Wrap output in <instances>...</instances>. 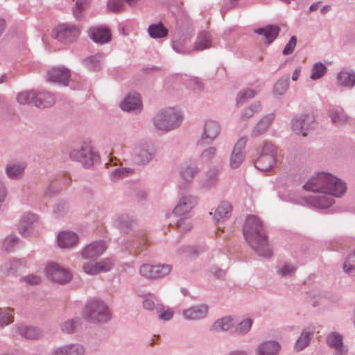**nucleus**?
I'll list each match as a JSON object with an SVG mask.
<instances>
[{
  "mask_svg": "<svg viewBox=\"0 0 355 355\" xmlns=\"http://www.w3.org/2000/svg\"><path fill=\"white\" fill-rule=\"evenodd\" d=\"M304 189L324 193L314 197L312 205L320 209H326L334 203V200L327 195L340 197L346 191V185L341 180L327 173H319L311 178L304 185Z\"/></svg>",
  "mask_w": 355,
  "mask_h": 355,
  "instance_id": "1",
  "label": "nucleus"
},
{
  "mask_svg": "<svg viewBox=\"0 0 355 355\" xmlns=\"http://www.w3.org/2000/svg\"><path fill=\"white\" fill-rule=\"evenodd\" d=\"M243 234L246 241L257 253L264 257H270L272 251L269 248L262 223L255 216H248L246 218Z\"/></svg>",
  "mask_w": 355,
  "mask_h": 355,
  "instance_id": "2",
  "label": "nucleus"
},
{
  "mask_svg": "<svg viewBox=\"0 0 355 355\" xmlns=\"http://www.w3.org/2000/svg\"><path fill=\"white\" fill-rule=\"evenodd\" d=\"M80 34L78 26L71 24H60L54 27L51 31L52 38L58 42L69 44L76 42Z\"/></svg>",
  "mask_w": 355,
  "mask_h": 355,
  "instance_id": "3",
  "label": "nucleus"
},
{
  "mask_svg": "<svg viewBox=\"0 0 355 355\" xmlns=\"http://www.w3.org/2000/svg\"><path fill=\"white\" fill-rule=\"evenodd\" d=\"M180 120L181 116L176 110L168 108L155 116V124L159 130H169L177 126Z\"/></svg>",
  "mask_w": 355,
  "mask_h": 355,
  "instance_id": "4",
  "label": "nucleus"
},
{
  "mask_svg": "<svg viewBox=\"0 0 355 355\" xmlns=\"http://www.w3.org/2000/svg\"><path fill=\"white\" fill-rule=\"evenodd\" d=\"M45 273L51 281L60 284H67L72 279V274L69 269L54 262L46 265Z\"/></svg>",
  "mask_w": 355,
  "mask_h": 355,
  "instance_id": "5",
  "label": "nucleus"
},
{
  "mask_svg": "<svg viewBox=\"0 0 355 355\" xmlns=\"http://www.w3.org/2000/svg\"><path fill=\"white\" fill-rule=\"evenodd\" d=\"M276 154L277 150L272 144H265L262 149V153L255 162V166L262 171L271 169L276 162Z\"/></svg>",
  "mask_w": 355,
  "mask_h": 355,
  "instance_id": "6",
  "label": "nucleus"
},
{
  "mask_svg": "<svg viewBox=\"0 0 355 355\" xmlns=\"http://www.w3.org/2000/svg\"><path fill=\"white\" fill-rule=\"evenodd\" d=\"M111 316L110 311L103 302L94 300L90 302V322H105Z\"/></svg>",
  "mask_w": 355,
  "mask_h": 355,
  "instance_id": "7",
  "label": "nucleus"
},
{
  "mask_svg": "<svg viewBox=\"0 0 355 355\" xmlns=\"http://www.w3.org/2000/svg\"><path fill=\"white\" fill-rule=\"evenodd\" d=\"M71 80L70 70L64 67H56L46 73V80L62 86H68Z\"/></svg>",
  "mask_w": 355,
  "mask_h": 355,
  "instance_id": "8",
  "label": "nucleus"
},
{
  "mask_svg": "<svg viewBox=\"0 0 355 355\" xmlns=\"http://www.w3.org/2000/svg\"><path fill=\"white\" fill-rule=\"evenodd\" d=\"M87 320L86 314L67 319L60 324V331L68 335L73 334L84 328V321Z\"/></svg>",
  "mask_w": 355,
  "mask_h": 355,
  "instance_id": "9",
  "label": "nucleus"
},
{
  "mask_svg": "<svg viewBox=\"0 0 355 355\" xmlns=\"http://www.w3.org/2000/svg\"><path fill=\"white\" fill-rule=\"evenodd\" d=\"M168 265L151 266L144 264L140 268V274L146 278H157L168 275L171 271Z\"/></svg>",
  "mask_w": 355,
  "mask_h": 355,
  "instance_id": "10",
  "label": "nucleus"
},
{
  "mask_svg": "<svg viewBox=\"0 0 355 355\" xmlns=\"http://www.w3.org/2000/svg\"><path fill=\"white\" fill-rule=\"evenodd\" d=\"M26 168V162L21 161H12L6 164L5 173L10 180H17L24 177Z\"/></svg>",
  "mask_w": 355,
  "mask_h": 355,
  "instance_id": "11",
  "label": "nucleus"
},
{
  "mask_svg": "<svg viewBox=\"0 0 355 355\" xmlns=\"http://www.w3.org/2000/svg\"><path fill=\"white\" fill-rule=\"evenodd\" d=\"M89 144L87 142L76 146L69 153L71 160L80 163L84 167L87 168L89 160Z\"/></svg>",
  "mask_w": 355,
  "mask_h": 355,
  "instance_id": "12",
  "label": "nucleus"
},
{
  "mask_svg": "<svg viewBox=\"0 0 355 355\" xmlns=\"http://www.w3.org/2000/svg\"><path fill=\"white\" fill-rule=\"evenodd\" d=\"M78 241V235L71 231L60 232L57 236L58 245L61 248H71L77 244Z\"/></svg>",
  "mask_w": 355,
  "mask_h": 355,
  "instance_id": "13",
  "label": "nucleus"
},
{
  "mask_svg": "<svg viewBox=\"0 0 355 355\" xmlns=\"http://www.w3.org/2000/svg\"><path fill=\"white\" fill-rule=\"evenodd\" d=\"M85 348L79 344H68L56 347L51 351V355H83Z\"/></svg>",
  "mask_w": 355,
  "mask_h": 355,
  "instance_id": "14",
  "label": "nucleus"
},
{
  "mask_svg": "<svg viewBox=\"0 0 355 355\" xmlns=\"http://www.w3.org/2000/svg\"><path fill=\"white\" fill-rule=\"evenodd\" d=\"M314 119L311 115H302L295 119L293 123V130L297 134H302L303 136L306 135L305 130L311 128L313 124Z\"/></svg>",
  "mask_w": 355,
  "mask_h": 355,
  "instance_id": "15",
  "label": "nucleus"
},
{
  "mask_svg": "<svg viewBox=\"0 0 355 355\" xmlns=\"http://www.w3.org/2000/svg\"><path fill=\"white\" fill-rule=\"evenodd\" d=\"M55 103L54 94L46 92H36L34 105L40 109H45L53 106Z\"/></svg>",
  "mask_w": 355,
  "mask_h": 355,
  "instance_id": "16",
  "label": "nucleus"
},
{
  "mask_svg": "<svg viewBox=\"0 0 355 355\" xmlns=\"http://www.w3.org/2000/svg\"><path fill=\"white\" fill-rule=\"evenodd\" d=\"M245 139H241L234 146L230 157V166L232 168H236L242 163L243 160V153L242 150L245 146Z\"/></svg>",
  "mask_w": 355,
  "mask_h": 355,
  "instance_id": "17",
  "label": "nucleus"
},
{
  "mask_svg": "<svg viewBox=\"0 0 355 355\" xmlns=\"http://www.w3.org/2000/svg\"><path fill=\"white\" fill-rule=\"evenodd\" d=\"M90 36L95 42L99 44L108 42L111 40L110 31L105 26L92 28L90 30Z\"/></svg>",
  "mask_w": 355,
  "mask_h": 355,
  "instance_id": "18",
  "label": "nucleus"
},
{
  "mask_svg": "<svg viewBox=\"0 0 355 355\" xmlns=\"http://www.w3.org/2000/svg\"><path fill=\"white\" fill-rule=\"evenodd\" d=\"M196 204V200L192 196H185L181 198L173 212L177 216L184 215L188 213Z\"/></svg>",
  "mask_w": 355,
  "mask_h": 355,
  "instance_id": "19",
  "label": "nucleus"
},
{
  "mask_svg": "<svg viewBox=\"0 0 355 355\" xmlns=\"http://www.w3.org/2000/svg\"><path fill=\"white\" fill-rule=\"evenodd\" d=\"M124 111L140 110L142 107L140 96L138 94L128 95L120 104Z\"/></svg>",
  "mask_w": 355,
  "mask_h": 355,
  "instance_id": "20",
  "label": "nucleus"
},
{
  "mask_svg": "<svg viewBox=\"0 0 355 355\" xmlns=\"http://www.w3.org/2000/svg\"><path fill=\"white\" fill-rule=\"evenodd\" d=\"M17 330L21 337L28 340H36L42 336V331L33 326L19 324L17 326Z\"/></svg>",
  "mask_w": 355,
  "mask_h": 355,
  "instance_id": "21",
  "label": "nucleus"
},
{
  "mask_svg": "<svg viewBox=\"0 0 355 355\" xmlns=\"http://www.w3.org/2000/svg\"><path fill=\"white\" fill-rule=\"evenodd\" d=\"M37 221V216L34 214L27 213L24 214L19 223V231L21 234H26Z\"/></svg>",
  "mask_w": 355,
  "mask_h": 355,
  "instance_id": "22",
  "label": "nucleus"
},
{
  "mask_svg": "<svg viewBox=\"0 0 355 355\" xmlns=\"http://www.w3.org/2000/svg\"><path fill=\"white\" fill-rule=\"evenodd\" d=\"M207 306L200 305L186 309L183 314L185 318L189 320H198L204 318L207 313Z\"/></svg>",
  "mask_w": 355,
  "mask_h": 355,
  "instance_id": "23",
  "label": "nucleus"
},
{
  "mask_svg": "<svg viewBox=\"0 0 355 355\" xmlns=\"http://www.w3.org/2000/svg\"><path fill=\"white\" fill-rule=\"evenodd\" d=\"M280 346L276 342H266L261 344L257 349L258 355H276Z\"/></svg>",
  "mask_w": 355,
  "mask_h": 355,
  "instance_id": "24",
  "label": "nucleus"
},
{
  "mask_svg": "<svg viewBox=\"0 0 355 355\" xmlns=\"http://www.w3.org/2000/svg\"><path fill=\"white\" fill-rule=\"evenodd\" d=\"M231 212V205L227 202H222L215 211L214 218L217 221L223 220L230 217Z\"/></svg>",
  "mask_w": 355,
  "mask_h": 355,
  "instance_id": "25",
  "label": "nucleus"
},
{
  "mask_svg": "<svg viewBox=\"0 0 355 355\" xmlns=\"http://www.w3.org/2000/svg\"><path fill=\"white\" fill-rule=\"evenodd\" d=\"M113 266L111 260L106 259L97 262L95 264L92 263L90 261V275H95L99 272H107L110 270Z\"/></svg>",
  "mask_w": 355,
  "mask_h": 355,
  "instance_id": "26",
  "label": "nucleus"
},
{
  "mask_svg": "<svg viewBox=\"0 0 355 355\" xmlns=\"http://www.w3.org/2000/svg\"><path fill=\"white\" fill-rule=\"evenodd\" d=\"M279 28L277 26H268L265 28H259L256 33L264 35L268 43L273 41L279 33Z\"/></svg>",
  "mask_w": 355,
  "mask_h": 355,
  "instance_id": "27",
  "label": "nucleus"
},
{
  "mask_svg": "<svg viewBox=\"0 0 355 355\" xmlns=\"http://www.w3.org/2000/svg\"><path fill=\"white\" fill-rule=\"evenodd\" d=\"M89 5V0H76L72 8V14L76 19H80L85 15Z\"/></svg>",
  "mask_w": 355,
  "mask_h": 355,
  "instance_id": "28",
  "label": "nucleus"
},
{
  "mask_svg": "<svg viewBox=\"0 0 355 355\" xmlns=\"http://www.w3.org/2000/svg\"><path fill=\"white\" fill-rule=\"evenodd\" d=\"M35 96L36 91L35 90L22 91L17 94L16 100L21 105L34 104Z\"/></svg>",
  "mask_w": 355,
  "mask_h": 355,
  "instance_id": "29",
  "label": "nucleus"
},
{
  "mask_svg": "<svg viewBox=\"0 0 355 355\" xmlns=\"http://www.w3.org/2000/svg\"><path fill=\"white\" fill-rule=\"evenodd\" d=\"M218 133V125L214 121H207L205 123V131L202 135V139H207L213 140L215 139Z\"/></svg>",
  "mask_w": 355,
  "mask_h": 355,
  "instance_id": "30",
  "label": "nucleus"
},
{
  "mask_svg": "<svg viewBox=\"0 0 355 355\" xmlns=\"http://www.w3.org/2000/svg\"><path fill=\"white\" fill-rule=\"evenodd\" d=\"M148 31L153 38L164 37L168 34V30L161 23L150 25Z\"/></svg>",
  "mask_w": 355,
  "mask_h": 355,
  "instance_id": "31",
  "label": "nucleus"
},
{
  "mask_svg": "<svg viewBox=\"0 0 355 355\" xmlns=\"http://www.w3.org/2000/svg\"><path fill=\"white\" fill-rule=\"evenodd\" d=\"M329 116L334 123L342 125L346 123L349 118L342 109H332L329 111Z\"/></svg>",
  "mask_w": 355,
  "mask_h": 355,
  "instance_id": "32",
  "label": "nucleus"
},
{
  "mask_svg": "<svg viewBox=\"0 0 355 355\" xmlns=\"http://www.w3.org/2000/svg\"><path fill=\"white\" fill-rule=\"evenodd\" d=\"M327 343L330 347H334L336 351L341 353L343 347V338L341 335L336 332L331 333L327 338Z\"/></svg>",
  "mask_w": 355,
  "mask_h": 355,
  "instance_id": "33",
  "label": "nucleus"
},
{
  "mask_svg": "<svg viewBox=\"0 0 355 355\" xmlns=\"http://www.w3.org/2000/svg\"><path fill=\"white\" fill-rule=\"evenodd\" d=\"M13 309L6 308L0 309V328L13 322Z\"/></svg>",
  "mask_w": 355,
  "mask_h": 355,
  "instance_id": "34",
  "label": "nucleus"
},
{
  "mask_svg": "<svg viewBox=\"0 0 355 355\" xmlns=\"http://www.w3.org/2000/svg\"><path fill=\"white\" fill-rule=\"evenodd\" d=\"M197 173L198 169L191 166L185 165L181 168L180 175L183 180L186 182H191Z\"/></svg>",
  "mask_w": 355,
  "mask_h": 355,
  "instance_id": "35",
  "label": "nucleus"
},
{
  "mask_svg": "<svg viewBox=\"0 0 355 355\" xmlns=\"http://www.w3.org/2000/svg\"><path fill=\"white\" fill-rule=\"evenodd\" d=\"M211 46V40L208 33H202L198 37L195 49L197 51H202L209 48Z\"/></svg>",
  "mask_w": 355,
  "mask_h": 355,
  "instance_id": "36",
  "label": "nucleus"
},
{
  "mask_svg": "<svg viewBox=\"0 0 355 355\" xmlns=\"http://www.w3.org/2000/svg\"><path fill=\"white\" fill-rule=\"evenodd\" d=\"M338 79L340 85L352 87L355 84V74L347 71H342L338 75Z\"/></svg>",
  "mask_w": 355,
  "mask_h": 355,
  "instance_id": "37",
  "label": "nucleus"
},
{
  "mask_svg": "<svg viewBox=\"0 0 355 355\" xmlns=\"http://www.w3.org/2000/svg\"><path fill=\"white\" fill-rule=\"evenodd\" d=\"M232 324V320L230 317L223 318L217 320L212 326L214 331H225L230 329Z\"/></svg>",
  "mask_w": 355,
  "mask_h": 355,
  "instance_id": "38",
  "label": "nucleus"
},
{
  "mask_svg": "<svg viewBox=\"0 0 355 355\" xmlns=\"http://www.w3.org/2000/svg\"><path fill=\"white\" fill-rule=\"evenodd\" d=\"M256 94V92L252 89H244L241 92H240L236 97V105L237 106L242 105L246 101L253 98Z\"/></svg>",
  "mask_w": 355,
  "mask_h": 355,
  "instance_id": "39",
  "label": "nucleus"
},
{
  "mask_svg": "<svg viewBox=\"0 0 355 355\" xmlns=\"http://www.w3.org/2000/svg\"><path fill=\"white\" fill-rule=\"evenodd\" d=\"M272 118L271 116H265L257 125L254 130V135H257L264 132L269 127Z\"/></svg>",
  "mask_w": 355,
  "mask_h": 355,
  "instance_id": "40",
  "label": "nucleus"
},
{
  "mask_svg": "<svg viewBox=\"0 0 355 355\" xmlns=\"http://www.w3.org/2000/svg\"><path fill=\"white\" fill-rule=\"evenodd\" d=\"M309 343V333L306 331H303L297 340L295 344V349L297 351H300L306 347Z\"/></svg>",
  "mask_w": 355,
  "mask_h": 355,
  "instance_id": "41",
  "label": "nucleus"
},
{
  "mask_svg": "<svg viewBox=\"0 0 355 355\" xmlns=\"http://www.w3.org/2000/svg\"><path fill=\"white\" fill-rule=\"evenodd\" d=\"M106 247L103 241H97L90 244V257L101 254L105 250Z\"/></svg>",
  "mask_w": 355,
  "mask_h": 355,
  "instance_id": "42",
  "label": "nucleus"
},
{
  "mask_svg": "<svg viewBox=\"0 0 355 355\" xmlns=\"http://www.w3.org/2000/svg\"><path fill=\"white\" fill-rule=\"evenodd\" d=\"M326 71V67L322 64H316L312 69L311 79L317 80L321 78Z\"/></svg>",
  "mask_w": 355,
  "mask_h": 355,
  "instance_id": "43",
  "label": "nucleus"
},
{
  "mask_svg": "<svg viewBox=\"0 0 355 355\" xmlns=\"http://www.w3.org/2000/svg\"><path fill=\"white\" fill-rule=\"evenodd\" d=\"M288 87V81L286 80H278L274 86V93L277 95H282L286 92Z\"/></svg>",
  "mask_w": 355,
  "mask_h": 355,
  "instance_id": "44",
  "label": "nucleus"
},
{
  "mask_svg": "<svg viewBox=\"0 0 355 355\" xmlns=\"http://www.w3.org/2000/svg\"><path fill=\"white\" fill-rule=\"evenodd\" d=\"M19 243V239L14 235H9L5 238L3 245L6 250H10Z\"/></svg>",
  "mask_w": 355,
  "mask_h": 355,
  "instance_id": "45",
  "label": "nucleus"
},
{
  "mask_svg": "<svg viewBox=\"0 0 355 355\" xmlns=\"http://www.w3.org/2000/svg\"><path fill=\"white\" fill-rule=\"evenodd\" d=\"M252 324V321L250 319H247L239 323V324L236 328V331L240 334H245L247 333Z\"/></svg>",
  "mask_w": 355,
  "mask_h": 355,
  "instance_id": "46",
  "label": "nucleus"
},
{
  "mask_svg": "<svg viewBox=\"0 0 355 355\" xmlns=\"http://www.w3.org/2000/svg\"><path fill=\"white\" fill-rule=\"evenodd\" d=\"M343 268L345 272H349L355 270V252L349 255L345 261Z\"/></svg>",
  "mask_w": 355,
  "mask_h": 355,
  "instance_id": "47",
  "label": "nucleus"
},
{
  "mask_svg": "<svg viewBox=\"0 0 355 355\" xmlns=\"http://www.w3.org/2000/svg\"><path fill=\"white\" fill-rule=\"evenodd\" d=\"M123 0H110L107 3L108 9L116 12L123 9Z\"/></svg>",
  "mask_w": 355,
  "mask_h": 355,
  "instance_id": "48",
  "label": "nucleus"
},
{
  "mask_svg": "<svg viewBox=\"0 0 355 355\" xmlns=\"http://www.w3.org/2000/svg\"><path fill=\"white\" fill-rule=\"evenodd\" d=\"M260 107V105L259 103H256L246 110L241 114V119H246L250 116H252L255 112H257Z\"/></svg>",
  "mask_w": 355,
  "mask_h": 355,
  "instance_id": "49",
  "label": "nucleus"
},
{
  "mask_svg": "<svg viewBox=\"0 0 355 355\" xmlns=\"http://www.w3.org/2000/svg\"><path fill=\"white\" fill-rule=\"evenodd\" d=\"M23 280L30 285H37L41 282V277L35 275H28L23 277Z\"/></svg>",
  "mask_w": 355,
  "mask_h": 355,
  "instance_id": "50",
  "label": "nucleus"
},
{
  "mask_svg": "<svg viewBox=\"0 0 355 355\" xmlns=\"http://www.w3.org/2000/svg\"><path fill=\"white\" fill-rule=\"evenodd\" d=\"M296 44H297V38L295 37V36H293L288 43L286 45L284 51H283V53L284 55H289L291 53H292V52L293 51L295 46H296Z\"/></svg>",
  "mask_w": 355,
  "mask_h": 355,
  "instance_id": "51",
  "label": "nucleus"
},
{
  "mask_svg": "<svg viewBox=\"0 0 355 355\" xmlns=\"http://www.w3.org/2000/svg\"><path fill=\"white\" fill-rule=\"evenodd\" d=\"M295 270V268L294 266L286 264L279 270V274L283 276H286L294 272Z\"/></svg>",
  "mask_w": 355,
  "mask_h": 355,
  "instance_id": "52",
  "label": "nucleus"
},
{
  "mask_svg": "<svg viewBox=\"0 0 355 355\" xmlns=\"http://www.w3.org/2000/svg\"><path fill=\"white\" fill-rule=\"evenodd\" d=\"M177 226L182 231H187L191 228L190 223H187L185 219L180 220L178 223Z\"/></svg>",
  "mask_w": 355,
  "mask_h": 355,
  "instance_id": "53",
  "label": "nucleus"
},
{
  "mask_svg": "<svg viewBox=\"0 0 355 355\" xmlns=\"http://www.w3.org/2000/svg\"><path fill=\"white\" fill-rule=\"evenodd\" d=\"M216 148H209L202 153V157L205 159H210L216 154Z\"/></svg>",
  "mask_w": 355,
  "mask_h": 355,
  "instance_id": "54",
  "label": "nucleus"
},
{
  "mask_svg": "<svg viewBox=\"0 0 355 355\" xmlns=\"http://www.w3.org/2000/svg\"><path fill=\"white\" fill-rule=\"evenodd\" d=\"M141 157V160L138 162L140 164H144L148 162L151 158L150 154L146 150L141 152V153L139 155V157Z\"/></svg>",
  "mask_w": 355,
  "mask_h": 355,
  "instance_id": "55",
  "label": "nucleus"
},
{
  "mask_svg": "<svg viewBox=\"0 0 355 355\" xmlns=\"http://www.w3.org/2000/svg\"><path fill=\"white\" fill-rule=\"evenodd\" d=\"M68 210V207L64 205H57L54 207V212L58 213V214H64Z\"/></svg>",
  "mask_w": 355,
  "mask_h": 355,
  "instance_id": "56",
  "label": "nucleus"
},
{
  "mask_svg": "<svg viewBox=\"0 0 355 355\" xmlns=\"http://www.w3.org/2000/svg\"><path fill=\"white\" fill-rule=\"evenodd\" d=\"M173 312L171 310H166L159 314V318L165 320H170L173 317Z\"/></svg>",
  "mask_w": 355,
  "mask_h": 355,
  "instance_id": "57",
  "label": "nucleus"
},
{
  "mask_svg": "<svg viewBox=\"0 0 355 355\" xmlns=\"http://www.w3.org/2000/svg\"><path fill=\"white\" fill-rule=\"evenodd\" d=\"M80 257L83 260L87 261L89 258V246L86 245L80 252Z\"/></svg>",
  "mask_w": 355,
  "mask_h": 355,
  "instance_id": "58",
  "label": "nucleus"
},
{
  "mask_svg": "<svg viewBox=\"0 0 355 355\" xmlns=\"http://www.w3.org/2000/svg\"><path fill=\"white\" fill-rule=\"evenodd\" d=\"M144 307L146 309L151 310L154 307V302L150 300H146L143 303Z\"/></svg>",
  "mask_w": 355,
  "mask_h": 355,
  "instance_id": "59",
  "label": "nucleus"
},
{
  "mask_svg": "<svg viewBox=\"0 0 355 355\" xmlns=\"http://www.w3.org/2000/svg\"><path fill=\"white\" fill-rule=\"evenodd\" d=\"M99 159L98 154L90 149V160H93L94 162H98Z\"/></svg>",
  "mask_w": 355,
  "mask_h": 355,
  "instance_id": "60",
  "label": "nucleus"
},
{
  "mask_svg": "<svg viewBox=\"0 0 355 355\" xmlns=\"http://www.w3.org/2000/svg\"><path fill=\"white\" fill-rule=\"evenodd\" d=\"M101 56L99 55L94 56L92 58H90V63L92 62H96L97 63V64H96V65H94L93 67V68L94 69H97L99 67V63H100V61H101Z\"/></svg>",
  "mask_w": 355,
  "mask_h": 355,
  "instance_id": "61",
  "label": "nucleus"
},
{
  "mask_svg": "<svg viewBox=\"0 0 355 355\" xmlns=\"http://www.w3.org/2000/svg\"><path fill=\"white\" fill-rule=\"evenodd\" d=\"M128 172L126 168L116 170L114 174L119 177L123 178L125 173Z\"/></svg>",
  "mask_w": 355,
  "mask_h": 355,
  "instance_id": "62",
  "label": "nucleus"
},
{
  "mask_svg": "<svg viewBox=\"0 0 355 355\" xmlns=\"http://www.w3.org/2000/svg\"><path fill=\"white\" fill-rule=\"evenodd\" d=\"M300 69H296L293 73V76H292V79L293 80L295 81L298 79L299 78V76H300Z\"/></svg>",
  "mask_w": 355,
  "mask_h": 355,
  "instance_id": "63",
  "label": "nucleus"
},
{
  "mask_svg": "<svg viewBox=\"0 0 355 355\" xmlns=\"http://www.w3.org/2000/svg\"><path fill=\"white\" fill-rule=\"evenodd\" d=\"M8 81V76L6 74H3L0 76V84Z\"/></svg>",
  "mask_w": 355,
  "mask_h": 355,
  "instance_id": "64",
  "label": "nucleus"
}]
</instances>
